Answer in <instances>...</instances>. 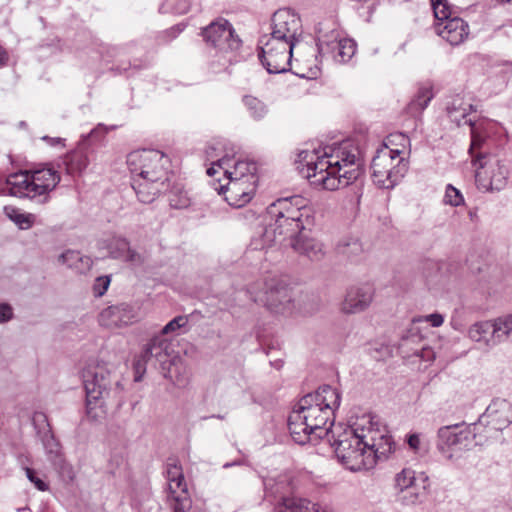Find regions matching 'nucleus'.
Listing matches in <instances>:
<instances>
[{
	"instance_id": "obj_25",
	"label": "nucleus",
	"mask_w": 512,
	"mask_h": 512,
	"mask_svg": "<svg viewBox=\"0 0 512 512\" xmlns=\"http://www.w3.org/2000/svg\"><path fill=\"white\" fill-rule=\"evenodd\" d=\"M109 255L115 259H122L132 264H140L142 257L135 250L131 249L128 241L121 237H112L107 242Z\"/></svg>"
},
{
	"instance_id": "obj_12",
	"label": "nucleus",
	"mask_w": 512,
	"mask_h": 512,
	"mask_svg": "<svg viewBox=\"0 0 512 512\" xmlns=\"http://www.w3.org/2000/svg\"><path fill=\"white\" fill-rule=\"evenodd\" d=\"M204 41L220 54V64L225 67L232 61V53L241 46L240 38L228 20L218 18L202 30Z\"/></svg>"
},
{
	"instance_id": "obj_17",
	"label": "nucleus",
	"mask_w": 512,
	"mask_h": 512,
	"mask_svg": "<svg viewBox=\"0 0 512 512\" xmlns=\"http://www.w3.org/2000/svg\"><path fill=\"white\" fill-rule=\"evenodd\" d=\"M139 308L128 303H119L104 308L98 317L101 326L109 329L127 327L139 320Z\"/></svg>"
},
{
	"instance_id": "obj_57",
	"label": "nucleus",
	"mask_w": 512,
	"mask_h": 512,
	"mask_svg": "<svg viewBox=\"0 0 512 512\" xmlns=\"http://www.w3.org/2000/svg\"><path fill=\"white\" fill-rule=\"evenodd\" d=\"M498 1L501 3H511L512 4V0H498Z\"/></svg>"
},
{
	"instance_id": "obj_4",
	"label": "nucleus",
	"mask_w": 512,
	"mask_h": 512,
	"mask_svg": "<svg viewBox=\"0 0 512 512\" xmlns=\"http://www.w3.org/2000/svg\"><path fill=\"white\" fill-rule=\"evenodd\" d=\"M313 224V209L300 195L279 198L266 209L265 226L261 237L254 240L255 249L290 242Z\"/></svg>"
},
{
	"instance_id": "obj_6",
	"label": "nucleus",
	"mask_w": 512,
	"mask_h": 512,
	"mask_svg": "<svg viewBox=\"0 0 512 512\" xmlns=\"http://www.w3.org/2000/svg\"><path fill=\"white\" fill-rule=\"evenodd\" d=\"M127 166L132 188L141 203L150 204L169 189L171 162L163 152L155 149L133 151L127 156Z\"/></svg>"
},
{
	"instance_id": "obj_8",
	"label": "nucleus",
	"mask_w": 512,
	"mask_h": 512,
	"mask_svg": "<svg viewBox=\"0 0 512 512\" xmlns=\"http://www.w3.org/2000/svg\"><path fill=\"white\" fill-rule=\"evenodd\" d=\"M60 180V174L56 169L44 166L11 175L8 184L13 196L29 198L39 204H45Z\"/></svg>"
},
{
	"instance_id": "obj_9",
	"label": "nucleus",
	"mask_w": 512,
	"mask_h": 512,
	"mask_svg": "<svg viewBox=\"0 0 512 512\" xmlns=\"http://www.w3.org/2000/svg\"><path fill=\"white\" fill-rule=\"evenodd\" d=\"M488 436L481 435V425H449L437 432V448L448 459L458 458L463 452L486 443Z\"/></svg>"
},
{
	"instance_id": "obj_45",
	"label": "nucleus",
	"mask_w": 512,
	"mask_h": 512,
	"mask_svg": "<svg viewBox=\"0 0 512 512\" xmlns=\"http://www.w3.org/2000/svg\"><path fill=\"white\" fill-rule=\"evenodd\" d=\"M25 474H26V477L29 479V481L32 482L39 491L48 490V484L36 475L35 470H33L32 468L26 467Z\"/></svg>"
},
{
	"instance_id": "obj_58",
	"label": "nucleus",
	"mask_w": 512,
	"mask_h": 512,
	"mask_svg": "<svg viewBox=\"0 0 512 512\" xmlns=\"http://www.w3.org/2000/svg\"><path fill=\"white\" fill-rule=\"evenodd\" d=\"M215 417H216V418H218V419H223V417H222V416H220V415L215 416Z\"/></svg>"
},
{
	"instance_id": "obj_15",
	"label": "nucleus",
	"mask_w": 512,
	"mask_h": 512,
	"mask_svg": "<svg viewBox=\"0 0 512 512\" xmlns=\"http://www.w3.org/2000/svg\"><path fill=\"white\" fill-rule=\"evenodd\" d=\"M300 17L291 9L283 8L277 10L271 19V33L267 38L290 42L295 45L301 36Z\"/></svg>"
},
{
	"instance_id": "obj_56",
	"label": "nucleus",
	"mask_w": 512,
	"mask_h": 512,
	"mask_svg": "<svg viewBox=\"0 0 512 512\" xmlns=\"http://www.w3.org/2000/svg\"><path fill=\"white\" fill-rule=\"evenodd\" d=\"M233 465H239V462H234V463H225L223 467H224V468H228V467H231V466H233Z\"/></svg>"
},
{
	"instance_id": "obj_46",
	"label": "nucleus",
	"mask_w": 512,
	"mask_h": 512,
	"mask_svg": "<svg viewBox=\"0 0 512 512\" xmlns=\"http://www.w3.org/2000/svg\"><path fill=\"white\" fill-rule=\"evenodd\" d=\"M418 321L429 322L432 327H440L444 323V317L440 313H432L421 317Z\"/></svg>"
},
{
	"instance_id": "obj_27",
	"label": "nucleus",
	"mask_w": 512,
	"mask_h": 512,
	"mask_svg": "<svg viewBox=\"0 0 512 512\" xmlns=\"http://www.w3.org/2000/svg\"><path fill=\"white\" fill-rule=\"evenodd\" d=\"M166 476L168 491L172 498L175 496L187 495V484L185 482L182 467L176 460L167 463Z\"/></svg>"
},
{
	"instance_id": "obj_41",
	"label": "nucleus",
	"mask_w": 512,
	"mask_h": 512,
	"mask_svg": "<svg viewBox=\"0 0 512 512\" xmlns=\"http://www.w3.org/2000/svg\"><path fill=\"white\" fill-rule=\"evenodd\" d=\"M443 202L446 205L457 207L464 203V197L460 190L455 188L453 185L448 184L445 189Z\"/></svg>"
},
{
	"instance_id": "obj_35",
	"label": "nucleus",
	"mask_w": 512,
	"mask_h": 512,
	"mask_svg": "<svg viewBox=\"0 0 512 512\" xmlns=\"http://www.w3.org/2000/svg\"><path fill=\"white\" fill-rule=\"evenodd\" d=\"M42 443L49 459L55 464H61L63 459L61 456L60 445L49 430L43 433Z\"/></svg>"
},
{
	"instance_id": "obj_50",
	"label": "nucleus",
	"mask_w": 512,
	"mask_h": 512,
	"mask_svg": "<svg viewBox=\"0 0 512 512\" xmlns=\"http://www.w3.org/2000/svg\"><path fill=\"white\" fill-rule=\"evenodd\" d=\"M420 437L418 434H412L408 437V445L414 451H418L420 448Z\"/></svg>"
},
{
	"instance_id": "obj_52",
	"label": "nucleus",
	"mask_w": 512,
	"mask_h": 512,
	"mask_svg": "<svg viewBox=\"0 0 512 512\" xmlns=\"http://www.w3.org/2000/svg\"><path fill=\"white\" fill-rule=\"evenodd\" d=\"M184 29L183 25H177L169 29L166 33L170 34L172 38H175L178 34H180Z\"/></svg>"
},
{
	"instance_id": "obj_23",
	"label": "nucleus",
	"mask_w": 512,
	"mask_h": 512,
	"mask_svg": "<svg viewBox=\"0 0 512 512\" xmlns=\"http://www.w3.org/2000/svg\"><path fill=\"white\" fill-rule=\"evenodd\" d=\"M275 512H330L327 507L301 497H282L274 508Z\"/></svg>"
},
{
	"instance_id": "obj_40",
	"label": "nucleus",
	"mask_w": 512,
	"mask_h": 512,
	"mask_svg": "<svg viewBox=\"0 0 512 512\" xmlns=\"http://www.w3.org/2000/svg\"><path fill=\"white\" fill-rule=\"evenodd\" d=\"M433 97L432 91L429 88H422L418 91L415 98L409 105L410 111H422L424 110Z\"/></svg>"
},
{
	"instance_id": "obj_48",
	"label": "nucleus",
	"mask_w": 512,
	"mask_h": 512,
	"mask_svg": "<svg viewBox=\"0 0 512 512\" xmlns=\"http://www.w3.org/2000/svg\"><path fill=\"white\" fill-rule=\"evenodd\" d=\"M13 317V310L9 304H0V323H5Z\"/></svg>"
},
{
	"instance_id": "obj_11",
	"label": "nucleus",
	"mask_w": 512,
	"mask_h": 512,
	"mask_svg": "<svg viewBox=\"0 0 512 512\" xmlns=\"http://www.w3.org/2000/svg\"><path fill=\"white\" fill-rule=\"evenodd\" d=\"M319 56L335 63L348 62L356 52V43L347 38L334 23H320L317 30Z\"/></svg>"
},
{
	"instance_id": "obj_30",
	"label": "nucleus",
	"mask_w": 512,
	"mask_h": 512,
	"mask_svg": "<svg viewBox=\"0 0 512 512\" xmlns=\"http://www.w3.org/2000/svg\"><path fill=\"white\" fill-rule=\"evenodd\" d=\"M58 260L60 263L67 265L69 268L81 274L88 272L93 265V261L90 257L74 250H67L62 253Z\"/></svg>"
},
{
	"instance_id": "obj_38",
	"label": "nucleus",
	"mask_w": 512,
	"mask_h": 512,
	"mask_svg": "<svg viewBox=\"0 0 512 512\" xmlns=\"http://www.w3.org/2000/svg\"><path fill=\"white\" fill-rule=\"evenodd\" d=\"M169 203L172 208L183 209L190 205V198L186 191L175 185L169 192Z\"/></svg>"
},
{
	"instance_id": "obj_43",
	"label": "nucleus",
	"mask_w": 512,
	"mask_h": 512,
	"mask_svg": "<svg viewBox=\"0 0 512 512\" xmlns=\"http://www.w3.org/2000/svg\"><path fill=\"white\" fill-rule=\"evenodd\" d=\"M111 279L109 276H99L95 279L92 290L96 297L103 296L109 288Z\"/></svg>"
},
{
	"instance_id": "obj_16",
	"label": "nucleus",
	"mask_w": 512,
	"mask_h": 512,
	"mask_svg": "<svg viewBox=\"0 0 512 512\" xmlns=\"http://www.w3.org/2000/svg\"><path fill=\"white\" fill-rule=\"evenodd\" d=\"M395 497L405 506H413L420 502L423 487L416 480V473L410 468H404L394 477Z\"/></svg>"
},
{
	"instance_id": "obj_47",
	"label": "nucleus",
	"mask_w": 512,
	"mask_h": 512,
	"mask_svg": "<svg viewBox=\"0 0 512 512\" xmlns=\"http://www.w3.org/2000/svg\"><path fill=\"white\" fill-rule=\"evenodd\" d=\"M174 512H185L186 508L190 507V499L186 496H175Z\"/></svg>"
},
{
	"instance_id": "obj_5",
	"label": "nucleus",
	"mask_w": 512,
	"mask_h": 512,
	"mask_svg": "<svg viewBox=\"0 0 512 512\" xmlns=\"http://www.w3.org/2000/svg\"><path fill=\"white\" fill-rule=\"evenodd\" d=\"M219 148L208 146L206 155L211 160V166L207 169V174L213 176L220 170L228 180L225 185L216 184L214 189L218 194H224L225 200L230 206L240 208L248 204L255 195L258 175L256 162L248 159H235L228 153L221 158L216 151Z\"/></svg>"
},
{
	"instance_id": "obj_26",
	"label": "nucleus",
	"mask_w": 512,
	"mask_h": 512,
	"mask_svg": "<svg viewBox=\"0 0 512 512\" xmlns=\"http://www.w3.org/2000/svg\"><path fill=\"white\" fill-rule=\"evenodd\" d=\"M493 126L491 121H482L479 123H473L471 127V143L468 153L471 157V161L480 151L487 152V139L489 137V131Z\"/></svg>"
},
{
	"instance_id": "obj_42",
	"label": "nucleus",
	"mask_w": 512,
	"mask_h": 512,
	"mask_svg": "<svg viewBox=\"0 0 512 512\" xmlns=\"http://www.w3.org/2000/svg\"><path fill=\"white\" fill-rule=\"evenodd\" d=\"M164 340L160 337H153L145 346L140 357L143 359L144 364H147L154 357V350H162Z\"/></svg>"
},
{
	"instance_id": "obj_55",
	"label": "nucleus",
	"mask_w": 512,
	"mask_h": 512,
	"mask_svg": "<svg viewBox=\"0 0 512 512\" xmlns=\"http://www.w3.org/2000/svg\"><path fill=\"white\" fill-rule=\"evenodd\" d=\"M135 369L137 372L145 371L146 364H144L143 359L139 356L138 359L135 361Z\"/></svg>"
},
{
	"instance_id": "obj_36",
	"label": "nucleus",
	"mask_w": 512,
	"mask_h": 512,
	"mask_svg": "<svg viewBox=\"0 0 512 512\" xmlns=\"http://www.w3.org/2000/svg\"><path fill=\"white\" fill-rule=\"evenodd\" d=\"M338 252L354 260L363 253V245L357 238L341 240L337 245Z\"/></svg>"
},
{
	"instance_id": "obj_10",
	"label": "nucleus",
	"mask_w": 512,
	"mask_h": 512,
	"mask_svg": "<svg viewBox=\"0 0 512 512\" xmlns=\"http://www.w3.org/2000/svg\"><path fill=\"white\" fill-rule=\"evenodd\" d=\"M475 183L483 192L501 191L509 181L510 167L507 159L497 153L479 152L471 161Z\"/></svg>"
},
{
	"instance_id": "obj_34",
	"label": "nucleus",
	"mask_w": 512,
	"mask_h": 512,
	"mask_svg": "<svg viewBox=\"0 0 512 512\" xmlns=\"http://www.w3.org/2000/svg\"><path fill=\"white\" fill-rule=\"evenodd\" d=\"M243 104L246 107L250 117L254 120L263 119L268 113L267 105L260 99L246 95L243 97Z\"/></svg>"
},
{
	"instance_id": "obj_7",
	"label": "nucleus",
	"mask_w": 512,
	"mask_h": 512,
	"mask_svg": "<svg viewBox=\"0 0 512 512\" xmlns=\"http://www.w3.org/2000/svg\"><path fill=\"white\" fill-rule=\"evenodd\" d=\"M410 140L403 133L392 134L377 149L371 162L373 182L380 188L391 189L407 171L405 159L409 154Z\"/></svg>"
},
{
	"instance_id": "obj_14",
	"label": "nucleus",
	"mask_w": 512,
	"mask_h": 512,
	"mask_svg": "<svg viewBox=\"0 0 512 512\" xmlns=\"http://www.w3.org/2000/svg\"><path fill=\"white\" fill-rule=\"evenodd\" d=\"M266 290L262 294L252 295L254 302L262 303L267 309L277 315H288L293 311L291 290L277 280H270L265 284Z\"/></svg>"
},
{
	"instance_id": "obj_49",
	"label": "nucleus",
	"mask_w": 512,
	"mask_h": 512,
	"mask_svg": "<svg viewBox=\"0 0 512 512\" xmlns=\"http://www.w3.org/2000/svg\"><path fill=\"white\" fill-rule=\"evenodd\" d=\"M42 140L45 141L49 146L56 147V146H64V139L60 137H49V136H43Z\"/></svg>"
},
{
	"instance_id": "obj_44",
	"label": "nucleus",
	"mask_w": 512,
	"mask_h": 512,
	"mask_svg": "<svg viewBox=\"0 0 512 512\" xmlns=\"http://www.w3.org/2000/svg\"><path fill=\"white\" fill-rule=\"evenodd\" d=\"M188 324V319L186 316H177L169 321L162 329V334H169L175 332L176 330L186 326Z\"/></svg>"
},
{
	"instance_id": "obj_22",
	"label": "nucleus",
	"mask_w": 512,
	"mask_h": 512,
	"mask_svg": "<svg viewBox=\"0 0 512 512\" xmlns=\"http://www.w3.org/2000/svg\"><path fill=\"white\" fill-rule=\"evenodd\" d=\"M297 253L306 256L311 261H321L326 255L324 244L316 239L299 233L288 243Z\"/></svg>"
},
{
	"instance_id": "obj_28",
	"label": "nucleus",
	"mask_w": 512,
	"mask_h": 512,
	"mask_svg": "<svg viewBox=\"0 0 512 512\" xmlns=\"http://www.w3.org/2000/svg\"><path fill=\"white\" fill-rule=\"evenodd\" d=\"M108 397L101 395V392H95L94 387L90 388L89 393H86V414L89 419L101 421L106 417Z\"/></svg>"
},
{
	"instance_id": "obj_31",
	"label": "nucleus",
	"mask_w": 512,
	"mask_h": 512,
	"mask_svg": "<svg viewBox=\"0 0 512 512\" xmlns=\"http://www.w3.org/2000/svg\"><path fill=\"white\" fill-rule=\"evenodd\" d=\"M89 159L87 152L83 149H77L69 153L64 159V165L69 175H81L87 168Z\"/></svg>"
},
{
	"instance_id": "obj_24",
	"label": "nucleus",
	"mask_w": 512,
	"mask_h": 512,
	"mask_svg": "<svg viewBox=\"0 0 512 512\" xmlns=\"http://www.w3.org/2000/svg\"><path fill=\"white\" fill-rule=\"evenodd\" d=\"M447 114L450 120L461 125H472L475 123L470 117V113L474 111L472 103L465 101L464 97L456 95L451 98L446 106Z\"/></svg>"
},
{
	"instance_id": "obj_2",
	"label": "nucleus",
	"mask_w": 512,
	"mask_h": 512,
	"mask_svg": "<svg viewBox=\"0 0 512 512\" xmlns=\"http://www.w3.org/2000/svg\"><path fill=\"white\" fill-rule=\"evenodd\" d=\"M297 169L318 189L334 191L344 188L362 174L359 150L350 141L321 149L301 150Z\"/></svg>"
},
{
	"instance_id": "obj_13",
	"label": "nucleus",
	"mask_w": 512,
	"mask_h": 512,
	"mask_svg": "<svg viewBox=\"0 0 512 512\" xmlns=\"http://www.w3.org/2000/svg\"><path fill=\"white\" fill-rule=\"evenodd\" d=\"M259 43V59L269 73L278 74L290 69L295 45L267 38V35L263 36Z\"/></svg>"
},
{
	"instance_id": "obj_20",
	"label": "nucleus",
	"mask_w": 512,
	"mask_h": 512,
	"mask_svg": "<svg viewBox=\"0 0 512 512\" xmlns=\"http://www.w3.org/2000/svg\"><path fill=\"white\" fill-rule=\"evenodd\" d=\"M83 382L86 393L94 387L95 392H101V395L109 396L113 384L110 370L102 364L88 365L83 371Z\"/></svg>"
},
{
	"instance_id": "obj_53",
	"label": "nucleus",
	"mask_w": 512,
	"mask_h": 512,
	"mask_svg": "<svg viewBox=\"0 0 512 512\" xmlns=\"http://www.w3.org/2000/svg\"><path fill=\"white\" fill-rule=\"evenodd\" d=\"M414 354L419 356V357H421V358H423V359H425V360H428L429 359V354H431V351H430V349L423 347L420 352L418 350H416L414 352Z\"/></svg>"
},
{
	"instance_id": "obj_32",
	"label": "nucleus",
	"mask_w": 512,
	"mask_h": 512,
	"mask_svg": "<svg viewBox=\"0 0 512 512\" xmlns=\"http://www.w3.org/2000/svg\"><path fill=\"white\" fill-rule=\"evenodd\" d=\"M4 213L22 230L31 228L35 223L36 216L34 214L22 212L14 206H5Z\"/></svg>"
},
{
	"instance_id": "obj_59",
	"label": "nucleus",
	"mask_w": 512,
	"mask_h": 512,
	"mask_svg": "<svg viewBox=\"0 0 512 512\" xmlns=\"http://www.w3.org/2000/svg\"><path fill=\"white\" fill-rule=\"evenodd\" d=\"M268 485H269V483H268V482H265V487H266V489H268Z\"/></svg>"
},
{
	"instance_id": "obj_1",
	"label": "nucleus",
	"mask_w": 512,
	"mask_h": 512,
	"mask_svg": "<svg viewBox=\"0 0 512 512\" xmlns=\"http://www.w3.org/2000/svg\"><path fill=\"white\" fill-rule=\"evenodd\" d=\"M327 442L334 448L338 461L352 472L372 469L394 450L392 437L367 414L349 424L333 426Z\"/></svg>"
},
{
	"instance_id": "obj_54",
	"label": "nucleus",
	"mask_w": 512,
	"mask_h": 512,
	"mask_svg": "<svg viewBox=\"0 0 512 512\" xmlns=\"http://www.w3.org/2000/svg\"><path fill=\"white\" fill-rule=\"evenodd\" d=\"M9 57L7 51L0 46V66H3L7 63Z\"/></svg>"
},
{
	"instance_id": "obj_3",
	"label": "nucleus",
	"mask_w": 512,
	"mask_h": 512,
	"mask_svg": "<svg viewBox=\"0 0 512 512\" xmlns=\"http://www.w3.org/2000/svg\"><path fill=\"white\" fill-rule=\"evenodd\" d=\"M341 395L336 388L323 385L314 393L305 395L288 417V429L298 444L329 438L333 416L339 408Z\"/></svg>"
},
{
	"instance_id": "obj_37",
	"label": "nucleus",
	"mask_w": 512,
	"mask_h": 512,
	"mask_svg": "<svg viewBox=\"0 0 512 512\" xmlns=\"http://www.w3.org/2000/svg\"><path fill=\"white\" fill-rule=\"evenodd\" d=\"M431 5L437 22H444L457 16L447 0H431Z\"/></svg>"
},
{
	"instance_id": "obj_33",
	"label": "nucleus",
	"mask_w": 512,
	"mask_h": 512,
	"mask_svg": "<svg viewBox=\"0 0 512 512\" xmlns=\"http://www.w3.org/2000/svg\"><path fill=\"white\" fill-rule=\"evenodd\" d=\"M492 335L491 321H479L468 329V337L478 343H484L488 347V340Z\"/></svg>"
},
{
	"instance_id": "obj_39",
	"label": "nucleus",
	"mask_w": 512,
	"mask_h": 512,
	"mask_svg": "<svg viewBox=\"0 0 512 512\" xmlns=\"http://www.w3.org/2000/svg\"><path fill=\"white\" fill-rule=\"evenodd\" d=\"M190 0H165L160 6L162 13L182 15L188 12Z\"/></svg>"
},
{
	"instance_id": "obj_21",
	"label": "nucleus",
	"mask_w": 512,
	"mask_h": 512,
	"mask_svg": "<svg viewBox=\"0 0 512 512\" xmlns=\"http://www.w3.org/2000/svg\"><path fill=\"white\" fill-rule=\"evenodd\" d=\"M437 34L451 45H459L469 35L468 24L460 17L454 16L444 22H436Z\"/></svg>"
},
{
	"instance_id": "obj_19",
	"label": "nucleus",
	"mask_w": 512,
	"mask_h": 512,
	"mask_svg": "<svg viewBox=\"0 0 512 512\" xmlns=\"http://www.w3.org/2000/svg\"><path fill=\"white\" fill-rule=\"evenodd\" d=\"M512 423V408L506 400L493 401L480 418L481 431L483 424L487 426V433L490 431L499 432Z\"/></svg>"
},
{
	"instance_id": "obj_51",
	"label": "nucleus",
	"mask_w": 512,
	"mask_h": 512,
	"mask_svg": "<svg viewBox=\"0 0 512 512\" xmlns=\"http://www.w3.org/2000/svg\"><path fill=\"white\" fill-rule=\"evenodd\" d=\"M168 344L164 340V344L162 345V350H154V357L159 360L163 361V357L166 356L165 349L167 348Z\"/></svg>"
},
{
	"instance_id": "obj_29",
	"label": "nucleus",
	"mask_w": 512,
	"mask_h": 512,
	"mask_svg": "<svg viewBox=\"0 0 512 512\" xmlns=\"http://www.w3.org/2000/svg\"><path fill=\"white\" fill-rule=\"evenodd\" d=\"M490 321L492 335L488 340V347H493L506 341L512 333V314H506Z\"/></svg>"
},
{
	"instance_id": "obj_18",
	"label": "nucleus",
	"mask_w": 512,
	"mask_h": 512,
	"mask_svg": "<svg viewBox=\"0 0 512 512\" xmlns=\"http://www.w3.org/2000/svg\"><path fill=\"white\" fill-rule=\"evenodd\" d=\"M374 292L368 285H352L347 288L339 310L342 314L353 315L364 312L373 301Z\"/></svg>"
}]
</instances>
